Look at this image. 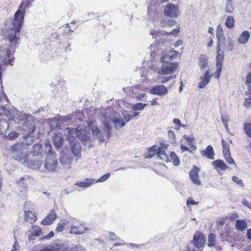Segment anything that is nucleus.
Listing matches in <instances>:
<instances>
[{
	"label": "nucleus",
	"instance_id": "3",
	"mask_svg": "<svg viewBox=\"0 0 251 251\" xmlns=\"http://www.w3.org/2000/svg\"><path fill=\"white\" fill-rule=\"evenodd\" d=\"M65 132L69 135L77 137L80 140L85 141L89 138V133L87 132L85 127L80 125L76 128L67 127L65 129Z\"/></svg>",
	"mask_w": 251,
	"mask_h": 251
},
{
	"label": "nucleus",
	"instance_id": "40",
	"mask_svg": "<svg viewBox=\"0 0 251 251\" xmlns=\"http://www.w3.org/2000/svg\"><path fill=\"white\" fill-rule=\"evenodd\" d=\"M184 138L187 141L189 145L193 148L194 150L197 149L196 144L195 142V138L193 136H189L187 135L184 136Z\"/></svg>",
	"mask_w": 251,
	"mask_h": 251
},
{
	"label": "nucleus",
	"instance_id": "14",
	"mask_svg": "<svg viewBox=\"0 0 251 251\" xmlns=\"http://www.w3.org/2000/svg\"><path fill=\"white\" fill-rule=\"evenodd\" d=\"M150 93L153 95L161 96L167 94L168 93V89L163 85H157L151 89Z\"/></svg>",
	"mask_w": 251,
	"mask_h": 251
},
{
	"label": "nucleus",
	"instance_id": "55",
	"mask_svg": "<svg viewBox=\"0 0 251 251\" xmlns=\"http://www.w3.org/2000/svg\"><path fill=\"white\" fill-rule=\"evenodd\" d=\"M175 77L173 76H164V77H159L158 79H160V82L161 83H165L169 80L173 79Z\"/></svg>",
	"mask_w": 251,
	"mask_h": 251
},
{
	"label": "nucleus",
	"instance_id": "58",
	"mask_svg": "<svg viewBox=\"0 0 251 251\" xmlns=\"http://www.w3.org/2000/svg\"><path fill=\"white\" fill-rule=\"evenodd\" d=\"M109 238L112 241H117L120 239V238L113 232L109 233Z\"/></svg>",
	"mask_w": 251,
	"mask_h": 251
},
{
	"label": "nucleus",
	"instance_id": "43",
	"mask_svg": "<svg viewBox=\"0 0 251 251\" xmlns=\"http://www.w3.org/2000/svg\"><path fill=\"white\" fill-rule=\"evenodd\" d=\"M170 160L171 159L173 161V164L175 166H177L179 165V159L174 152H172L170 153Z\"/></svg>",
	"mask_w": 251,
	"mask_h": 251
},
{
	"label": "nucleus",
	"instance_id": "49",
	"mask_svg": "<svg viewBox=\"0 0 251 251\" xmlns=\"http://www.w3.org/2000/svg\"><path fill=\"white\" fill-rule=\"evenodd\" d=\"M223 154L226 160L228 163L230 164H235L234 160L230 156V152H228L227 154L226 153H224Z\"/></svg>",
	"mask_w": 251,
	"mask_h": 251
},
{
	"label": "nucleus",
	"instance_id": "29",
	"mask_svg": "<svg viewBox=\"0 0 251 251\" xmlns=\"http://www.w3.org/2000/svg\"><path fill=\"white\" fill-rule=\"evenodd\" d=\"M250 38V33L248 31H244L239 36L238 42L241 44L247 43Z\"/></svg>",
	"mask_w": 251,
	"mask_h": 251
},
{
	"label": "nucleus",
	"instance_id": "41",
	"mask_svg": "<svg viewBox=\"0 0 251 251\" xmlns=\"http://www.w3.org/2000/svg\"><path fill=\"white\" fill-rule=\"evenodd\" d=\"M49 123L52 128H56L61 126L59 117H55L54 118L50 119Z\"/></svg>",
	"mask_w": 251,
	"mask_h": 251
},
{
	"label": "nucleus",
	"instance_id": "47",
	"mask_svg": "<svg viewBox=\"0 0 251 251\" xmlns=\"http://www.w3.org/2000/svg\"><path fill=\"white\" fill-rule=\"evenodd\" d=\"M223 44L226 47H227L230 51L232 50L234 46V41L230 37H228L227 38L226 43H224Z\"/></svg>",
	"mask_w": 251,
	"mask_h": 251
},
{
	"label": "nucleus",
	"instance_id": "8",
	"mask_svg": "<svg viewBox=\"0 0 251 251\" xmlns=\"http://www.w3.org/2000/svg\"><path fill=\"white\" fill-rule=\"evenodd\" d=\"M21 145L16 144L12 146L11 148L12 154L15 160L22 161L23 159V163L24 161L26 160V155L24 153L21 149Z\"/></svg>",
	"mask_w": 251,
	"mask_h": 251
},
{
	"label": "nucleus",
	"instance_id": "63",
	"mask_svg": "<svg viewBox=\"0 0 251 251\" xmlns=\"http://www.w3.org/2000/svg\"><path fill=\"white\" fill-rule=\"evenodd\" d=\"M198 203L197 202L194 201L191 198H189L187 200V204L188 205L189 204H194L196 205Z\"/></svg>",
	"mask_w": 251,
	"mask_h": 251
},
{
	"label": "nucleus",
	"instance_id": "44",
	"mask_svg": "<svg viewBox=\"0 0 251 251\" xmlns=\"http://www.w3.org/2000/svg\"><path fill=\"white\" fill-rule=\"evenodd\" d=\"M233 0H227V3L225 7V11L226 13H231L233 11Z\"/></svg>",
	"mask_w": 251,
	"mask_h": 251
},
{
	"label": "nucleus",
	"instance_id": "48",
	"mask_svg": "<svg viewBox=\"0 0 251 251\" xmlns=\"http://www.w3.org/2000/svg\"><path fill=\"white\" fill-rule=\"evenodd\" d=\"M222 146H223V153H228V152H230V149H229V146L228 143L224 139L222 140Z\"/></svg>",
	"mask_w": 251,
	"mask_h": 251
},
{
	"label": "nucleus",
	"instance_id": "20",
	"mask_svg": "<svg viewBox=\"0 0 251 251\" xmlns=\"http://www.w3.org/2000/svg\"><path fill=\"white\" fill-rule=\"evenodd\" d=\"M24 164L25 166H28L29 168L33 169H39L42 164V161L39 159H36L34 160H29V159H26V160L24 161Z\"/></svg>",
	"mask_w": 251,
	"mask_h": 251
},
{
	"label": "nucleus",
	"instance_id": "4",
	"mask_svg": "<svg viewBox=\"0 0 251 251\" xmlns=\"http://www.w3.org/2000/svg\"><path fill=\"white\" fill-rule=\"evenodd\" d=\"M168 0H151V4L148 7V14L150 19H153L161 11L159 5Z\"/></svg>",
	"mask_w": 251,
	"mask_h": 251
},
{
	"label": "nucleus",
	"instance_id": "24",
	"mask_svg": "<svg viewBox=\"0 0 251 251\" xmlns=\"http://www.w3.org/2000/svg\"><path fill=\"white\" fill-rule=\"evenodd\" d=\"M60 162L64 165L69 166L73 161V157L70 153H65L60 158Z\"/></svg>",
	"mask_w": 251,
	"mask_h": 251
},
{
	"label": "nucleus",
	"instance_id": "27",
	"mask_svg": "<svg viewBox=\"0 0 251 251\" xmlns=\"http://www.w3.org/2000/svg\"><path fill=\"white\" fill-rule=\"evenodd\" d=\"M201 154L210 159H213L214 152L213 147L211 145H208L205 150L201 151Z\"/></svg>",
	"mask_w": 251,
	"mask_h": 251
},
{
	"label": "nucleus",
	"instance_id": "10",
	"mask_svg": "<svg viewBox=\"0 0 251 251\" xmlns=\"http://www.w3.org/2000/svg\"><path fill=\"white\" fill-rule=\"evenodd\" d=\"M25 121L22 127L23 130L27 133H32L35 130V121L30 115H24Z\"/></svg>",
	"mask_w": 251,
	"mask_h": 251
},
{
	"label": "nucleus",
	"instance_id": "54",
	"mask_svg": "<svg viewBox=\"0 0 251 251\" xmlns=\"http://www.w3.org/2000/svg\"><path fill=\"white\" fill-rule=\"evenodd\" d=\"M110 176L109 173H107L104 175L102 176L99 179L95 180V183L99 182H103L107 179Z\"/></svg>",
	"mask_w": 251,
	"mask_h": 251
},
{
	"label": "nucleus",
	"instance_id": "37",
	"mask_svg": "<svg viewBox=\"0 0 251 251\" xmlns=\"http://www.w3.org/2000/svg\"><path fill=\"white\" fill-rule=\"evenodd\" d=\"M9 128V125L6 120H0V133L5 134Z\"/></svg>",
	"mask_w": 251,
	"mask_h": 251
},
{
	"label": "nucleus",
	"instance_id": "34",
	"mask_svg": "<svg viewBox=\"0 0 251 251\" xmlns=\"http://www.w3.org/2000/svg\"><path fill=\"white\" fill-rule=\"evenodd\" d=\"M224 56L223 51L221 50L220 48L219 45H218L217 49V55L216 57V66H219V65L222 66V62L224 60Z\"/></svg>",
	"mask_w": 251,
	"mask_h": 251
},
{
	"label": "nucleus",
	"instance_id": "23",
	"mask_svg": "<svg viewBox=\"0 0 251 251\" xmlns=\"http://www.w3.org/2000/svg\"><path fill=\"white\" fill-rule=\"evenodd\" d=\"M63 142V138L62 133H56L53 137V143L56 148L61 147Z\"/></svg>",
	"mask_w": 251,
	"mask_h": 251
},
{
	"label": "nucleus",
	"instance_id": "6",
	"mask_svg": "<svg viewBox=\"0 0 251 251\" xmlns=\"http://www.w3.org/2000/svg\"><path fill=\"white\" fill-rule=\"evenodd\" d=\"M57 164V160L55 156L51 155V157H47L44 163V172L48 173H52L55 172Z\"/></svg>",
	"mask_w": 251,
	"mask_h": 251
},
{
	"label": "nucleus",
	"instance_id": "25",
	"mask_svg": "<svg viewBox=\"0 0 251 251\" xmlns=\"http://www.w3.org/2000/svg\"><path fill=\"white\" fill-rule=\"evenodd\" d=\"M216 36L218 40L219 45L220 44H224L225 41H226V39L224 37L223 29L221 25H218L217 27Z\"/></svg>",
	"mask_w": 251,
	"mask_h": 251
},
{
	"label": "nucleus",
	"instance_id": "2",
	"mask_svg": "<svg viewBox=\"0 0 251 251\" xmlns=\"http://www.w3.org/2000/svg\"><path fill=\"white\" fill-rule=\"evenodd\" d=\"M24 4V2L22 1L19 7V9L15 13L13 22L12 23L11 22H7L6 27L4 29V33L8 35L9 42L14 46L19 43V36L23 23L24 16V12H22L20 9L22 8Z\"/></svg>",
	"mask_w": 251,
	"mask_h": 251
},
{
	"label": "nucleus",
	"instance_id": "15",
	"mask_svg": "<svg viewBox=\"0 0 251 251\" xmlns=\"http://www.w3.org/2000/svg\"><path fill=\"white\" fill-rule=\"evenodd\" d=\"M57 218V214L53 210H51L49 214L42 221L43 225H50L53 223Z\"/></svg>",
	"mask_w": 251,
	"mask_h": 251
},
{
	"label": "nucleus",
	"instance_id": "28",
	"mask_svg": "<svg viewBox=\"0 0 251 251\" xmlns=\"http://www.w3.org/2000/svg\"><path fill=\"white\" fill-rule=\"evenodd\" d=\"M212 165L214 168L217 169L218 172L219 171V170L225 171L227 168L224 161L221 159L213 161L212 162Z\"/></svg>",
	"mask_w": 251,
	"mask_h": 251
},
{
	"label": "nucleus",
	"instance_id": "31",
	"mask_svg": "<svg viewBox=\"0 0 251 251\" xmlns=\"http://www.w3.org/2000/svg\"><path fill=\"white\" fill-rule=\"evenodd\" d=\"M25 219L26 222L32 224L36 221L37 217L34 213L29 211H25Z\"/></svg>",
	"mask_w": 251,
	"mask_h": 251
},
{
	"label": "nucleus",
	"instance_id": "61",
	"mask_svg": "<svg viewBox=\"0 0 251 251\" xmlns=\"http://www.w3.org/2000/svg\"><path fill=\"white\" fill-rule=\"evenodd\" d=\"M64 228V226L63 224L61 223H58L57 225L56 231L59 232H61L63 230Z\"/></svg>",
	"mask_w": 251,
	"mask_h": 251
},
{
	"label": "nucleus",
	"instance_id": "60",
	"mask_svg": "<svg viewBox=\"0 0 251 251\" xmlns=\"http://www.w3.org/2000/svg\"><path fill=\"white\" fill-rule=\"evenodd\" d=\"M244 105L247 107H250L251 106V98L245 99Z\"/></svg>",
	"mask_w": 251,
	"mask_h": 251
},
{
	"label": "nucleus",
	"instance_id": "9",
	"mask_svg": "<svg viewBox=\"0 0 251 251\" xmlns=\"http://www.w3.org/2000/svg\"><path fill=\"white\" fill-rule=\"evenodd\" d=\"M177 52L172 49H168L162 52L160 59L162 63H172L176 57Z\"/></svg>",
	"mask_w": 251,
	"mask_h": 251
},
{
	"label": "nucleus",
	"instance_id": "18",
	"mask_svg": "<svg viewBox=\"0 0 251 251\" xmlns=\"http://www.w3.org/2000/svg\"><path fill=\"white\" fill-rule=\"evenodd\" d=\"M123 89L127 95L135 94V98L138 100H142L146 95L145 93L139 94L136 93L135 92V88L134 87H127L126 88H123Z\"/></svg>",
	"mask_w": 251,
	"mask_h": 251
},
{
	"label": "nucleus",
	"instance_id": "22",
	"mask_svg": "<svg viewBox=\"0 0 251 251\" xmlns=\"http://www.w3.org/2000/svg\"><path fill=\"white\" fill-rule=\"evenodd\" d=\"M41 232L40 227L37 226H33L29 231L28 241H31L35 239V236H38Z\"/></svg>",
	"mask_w": 251,
	"mask_h": 251
},
{
	"label": "nucleus",
	"instance_id": "62",
	"mask_svg": "<svg viewBox=\"0 0 251 251\" xmlns=\"http://www.w3.org/2000/svg\"><path fill=\"white\" fill-rule=\"evenodd\" d=\"M173 123L175 125L178 126V128H179L181 126V122L178 119H174L173 120Z\"/></svg>",
	"mask_w": 251,
	"mask_h": 251
},
{
	"label": "nucleus",
	"instance_id": "45",
	"mask_svg": "<svg viewBox=\"0 0 251 251\" xmlns=\"http://www.w3.org/2000/svg\"><path fill=\"white\" fill-rule=\"evenodd\" d=\"M216 242L215 235L214 234L210 233L208 237L207 245L208 247H212L215 245Z\"/></svg>",
	"mask_w": 251,
	"mask_h": 251
},
{
	"label": "nucleus",
	"instance_id": "32",
	"mask_svg": "<svg viewBox=\"0 0 251 251\" xmlns=\"http://www.w3.org/2000/svg\"><path fill=\"white\" fill-rule=\"evenodd\" d=\"M179 32V29H174L171 32H166L165 31H157L156 30L154 31H150V34L152 36H156L158 35L160 36V34H171L173 35H176Z\"/></svg>",
	"mask_w": 251,
	"mask_h": 251
},
{
	"label": "nucleus",
	"instance_id": "7",
	"mask_svg": "<svg viewBox=\"0 0 251 251\" xmlns=\"http://www.w3.org/2000/svg\"><path fill=\"white\" fill-rule=\"evenodd\" d=\"M164 15L170 18H176L179 15L178 6L172 3H168L164 8Z\"/></svg>",
	"mask_w": 251,
	"mask_h": 251
},
{
	"label": "nucleus",
	"instance_id": "35",
	"mask_svg": "<svg viewBox=\"0 0 251 251\" xmlns=\"http://www.w3.org/2000/svg\"><path fill=\"white\" fill-rule=\"evenodd\" d=\"M45 152L47 155V157H51V155L55 156V153L51 150V145L50 141L47 140L45 143Z\"/></svg>",
	"mask_w": 251,
	"mask_h": 251
},
{
	"label": "nucleus",
	"instance_id": "26",
	"mask_svg": "<svg viewBox=\"0 0 251 251\" xmlns=\"http://www.w3.org/2000/svg\"><path fill=\"white\" fill-rule=\"evenodd\" d=\"M210 70H207L204 75V76L202 77H201V79H202V81L201 83H200L199 87L200 89H202L204 87V86L207 84L209 82L211 78V75H209L210 73Z\"/></svg>",
	"mask_w": 251,
	"mask_h": 251
},
{
	"label": "nucleus",
	"instance_id": "5",
	"mask_svg": "<svg viewBox=\"0 0 251 251\" xmlns=\"http://www.w3.org/2000/svg\"><path fill=\"white\" fill-rule=\"evenodd\" d=\"M65 136L67 137L72 150L73 153L75 155H78L81 149L80 144L76 140V138L75 136L70 135L65 132Z\"/></svg>",
	"mask_w": 251,
	"mask_h": 251
},
{
	"label": "nucleus",
	"instance_id": "11",
	"mask_svg": "<svg viewBox=\"0 0 251 251\" xmlns=\"http://www.w3.org/2000/svg\"><path fill=\"white\" fill-rule=\"evenodd\" d=\"M162 69L160 74H172L174 73L177 67V64L176 62L162 63Z\"/></svg>",
	"mask_w": 251,
	"mask_h": 251
},
{
	"label": "nucleus",
	"instance_id": "53",
	"mask_svg": "<svg viewBox=\"0 0 251 251\" xmlns=\"http://www.w3.org/2000/svg\"><path fill=\"white\" fill-rule=\"evenodd\" d=\"M232 180L237 184L240 185L242 187H243L244 186V183H243L242 180L240 179L237 176H233L232 177Z\"/></svg>",
	"mask_w": 251,
	"mask_h": 251
},
{
	"label": "nucleus",
	"instance_id": "51",
	"mask_svg": "<svg viewBox=\"0 0 251 251\" xmlns=\"http://www.w3.org/2000/svg\"><path fill=\"white\" fill-rule=\"evenodd\" d=\"M69 251H85V250L82 246L76 245L71 248Z\"/></svg>",
	"mask_w": 251,
	"mask_h": 251
},
{
	"label": "nucleus",
	"instance_id": "36",
	"mask_svg": "<svg viewBox=\"0 0 251 251\" xmlns=\"http://www.w3.org/2000/svg\"><path fill=\"white\" fill-rule=\"evenodd\" d=\"M199 66L203 70L208 67V58L205 55H201L199 58Z\"/></svg>",
	"mask_w": 251,
	"mask_h": 251
},
{
	"label": "nucleus",
	"instance_id": "46",
	"mask_svg": "<svg viewBox=\"0 0 251 251\" xmlns=\"http://www.w3.org/2000/svg\"><path fill=\"white\" fill-rule=\"evenodd\" d=\"M33 142V137L27 135L24 136V141L23 142V145H31Z\"/></svg>",
	"mask_w": 251,
	"mask_h": 251
},
{
	"label": "nucleus",
	"instance_id": "12",
	"mask_svg": "<svg viewBox=\"0 0 251 251\" xmlns=\"http://www.w3.org/2000/svg\"><path fill=\"white\" fill-rule=\"evenodd\" d=\"M78 114H69L66 116L59 117L60 124L65 125H68L72 123H75L77 119L80 120L79 117H77Z\"/></svg>",
	"mask_w": 251,
	"mask_h": 251
},
{
	"label": "nucleus",
	"instance_id": "39",
	"mask_svg": "<svg viewBox=\"0 0 251 251\" xmlns=\"http://www.w3.org/2000/svg\"><path fill=\"white\" fill-rule=\"evenodd\" d=\"M148 105V103H143L142 102L133 104L131 106V109L134 111L143 110L144 108Z\"/></svg>",
	"mask_w": 251,
	"mask_h": 251
},
{
	"label": "nucleus",
	"instance_id": "19",
	"mask_svg": "<svg viewBox=\"0 0 251 251\" xmlns=\"http://www.w3.org/2000/svg\"><path fill=\"white\" fill-rule=\"evenodd\" d=\"M199 169L197 167H195L189 173V176L191 179L194 183L198 185L201 184V181L199 178Z\"/></svg>",
	"mask_w": 251,
	"mask_h": 251
},
{
	"label": "nucleus",
	"instance_id": "38",
	"mask_svg": "<svg viewBox=\"0 0 251 251\" xmlns=\"http://www.w3.org/2000/svg\"><path fill=\"white\" fill-rule=\"evenodd\" d=\"M159 148V147L155 145L152 146L151 148L149 149L148 154L146 156V158H151L155 154L157 155V151H158V149Z\"/></svg>",
	"mask_w": 251,
	"mask_h": 251
},
{
	"label": "nucleus",
	"instance_id": "16",
	"mask_svg": "<svg viewBox=\"0 0 251 251\" xmlns=\"http://www.w3.org/2000/svg\"><path fill=\"white\" fill-rule=\"evenodd\" d=\"M167 146L165 148L159 147L158 149L157 156L162 161L168 162L170 161V158L167 152Z\"/></svg>",
	"mask_w": 251,
	"mask_h": 251
},
{
	"label": "nucleus",
	"instance_id": "33",
	"mask_svg": "<svg viewBox=\"0 0 251 251\" xmlns=\"http://www.w3.org/2000/svg\"><path fill=\"white\" fill-rule=\"evenodd\" d=\"M236 229L240 232H242L247 228L246 222L243 220H237L235 223Z\"/></svg>",
	"mask_w": 251,
	"mask_h": 251
},
{
	"label": "nucleus",
	"instance_id": "56",
	"mask_svg": "<svg viewBox=\"0 0 251 251\" xmlns=\"http://www.w3.org/2000/svg\"><path fill=\"white\" fill-rule=\"evenodd\" d=\"M216 67H217V71L216 72V75H215V77L217 79V78H219V77L221 75L223 66H221L219 65V66H216Z\"/></svg>",
	"mask_w": 251,
	"mask_h": 251
},
{
	"label": "nucleus",
	"instance_id": "30",
	"mask_svg": "<svg viewBox=\"0 0 251 251\" xmlns=\"http://www.w3.org/2000/svg\"><path fill=\"white\" fill-rule=\"evenodd\" d=\"M95 183L94 179H86L84 181H77L75 185L83 188H88Z\"/></svg>",
	"mask_w": 251,
	"mask_h": 251
},
{
	"label": "nucleus",
	"instance_id": "42",
	"mask_svg": "<svg viewBox=\"0 0 251 251\" xmlns=\"http://www.w3.org/2000/svg\"><path fill=\"white\" fill-rule=\"evenodd\" d=\"M235 21L232 16H228L226 20L225 23L226 26L228 28H231L234 27Z\"/></svg>",
	"mask_w": 251,
	"mask_h": 251
},
{
	"label": "nucleus",
	"instance_id": "13",
	"mask_svg": "<svg viewBox=\"0 0 251 251\" xmlns=\"http://www.w3.org/2000/svg\"><path fill=\"white\" fill-rule=\"evenodd\" d=\"M205 241L204 235L199 232H197L194 235L193 244L195 247L200 248L203 247Z\"/></svg>",
	"mask_w": 251,
	"mask_h": 251
},
{
	"label": "nucleus",
	"instance_id": "50",
	"mask_svg": "<svg viewBox=\"0 0 251 251\" xmlns=\"http://www.w3.org/2000/svg\"><path fill=\"white\" fill-rule=\"evenodd\" d=\"M244 129L245 132L249 136L251 137V125L249 123H246L244 125Z\"/></svg>",
	"mask_w": 251,
	"mask_h": 251
},
{
	"label": "nucleus",
	"instance_id": "64",
	"mask_svg": "<svg viewBox=\"0 0 251 251\" xmlns=\"http://www.w3.org/2000/svg\"><path fill=\"white\" fill-rule=\"evenodd\" d=\"M246 83L248 85V87H250V84H251V72L247 76Z\"/></svg>",
	"mask_w": 251,
	"mask_h": 251
},
{
	"label": "nucleus",
	"instance_id": "59",
	"mask_svg": "<svg viewBox=\"0 0 251 251\" xmlns=\"http://www.w3.org/2000/svg\"><path fill=\"white\" fill-rule=\"evenodd\" d=\"M228 119L226 117H222V123H223L225 127H226V128L228 130V124H227V123H228Z\"/></svg>",
	"mask_w": 251,
	"mask_h": 251
},
{
	"label": "nucleus",
	"instance_id": "57",
	"mask_svg": "<svg viewBox=\"0 0 251 251\" xmlns=\"http://www.w3.org/2000/svg\"><path fill=\"white\" fill-rule=\"evenodd\" d=\"M19 134L15 131L11 132L8 135V138L10 139H14L17 138Z\"/></svg>",
	"mask_w": 251,
	"mask_h": 251
},
{
	"label": "nucleus",
	"instance_id": "1",
	"mask_svg": "<svg viewBox=\"0 0 251 251\" xmlns=\"http://www.w3.org/2000/svg\"><path fill=\"white\" fill-rule=\"evenodd\" d=\"M100 120L101 121L103 126H101L102 130L100 131L99 128L95 124V121L91 116V114L88 113V121L87 124L89 128L96 136L97 138L100 140H103L105 136L108 137L111 133V123H113L117 129H119L125 126L131 119L136 120L138 118L140 113L138 112H132L131 114L126 112H123L122 115L118 113L112 107L102 108L100 110Z\"/></svg>",
	"mask_w": 251,
	"mask_h": 251
},
{
	"label": "nucleus",
	"instance_id": "17",
	"mask_svg": "<svg viewBox=\"0 0 251 251\" xmlns=\"http://www.w3.org/2000/svg\"><path fill=\"white\" fill-rule=\"evenodd\" d=\"M42 154V146L40 144L34 145L29 152V155L32 157L41 156Z\"/></svg>",
	"mask_w": 251,
	"mask_h": 251
},
{
	"label": "nucleus",
	"instance_id": "52",
	"mask_svg": "<svg viewBox=\"0 0 251 251\" xmlns=\"http://www.w3.org/2000/svg\"><path fill=\"white\" fill-rule=\"evenodd\" d=\"M64 246L62 245L55 244L52 247V251H64Z\"/></svg>",
	"mask_w": 251,
	"mask_h": 251
},
{
	"label": "nucleus",
	"instance_id": "21",
	"mask_svg": "<svg viewBox=\"0 0 251 251\" xmlns=\"http://www.w3.org/2000/svg\"><path fill=\"white\" fill-rule=\"evenodd\" d=\"M71 226V229L69 231V233L74 235H80L83 234L85 233V231H89L90 228L84 227L83 229L81 228V226Z\"/></svg>",
	"mask_w": 251,
	"mask_h": 251
}]
</instances>
